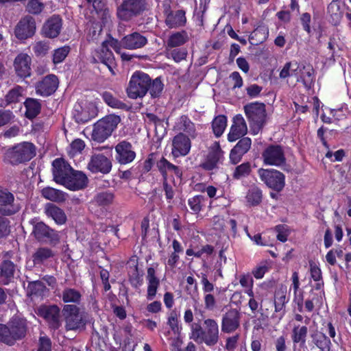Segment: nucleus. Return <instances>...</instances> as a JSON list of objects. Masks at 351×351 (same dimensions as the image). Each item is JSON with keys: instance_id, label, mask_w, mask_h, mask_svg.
I'll use <instances>...</instances> for the list:
<instances>
[{"instance_id": "nucleus-52", "label": "nucleus", "mask_w": 351, "mask_h": 351, "mask_svg": "<svg viewBox=\"0 0 351 351\" xmlns=\"http://www.w3.org/2000/svg\"><path fill=\"white\" fill-rule=\"evenodd\" d=\"M33 51L37 56H44L50 49L49 44L47 41H37L33 45Z\"/></svg>"}, {"instance_id": "nucleus-57", "label": "nucleus", "mask_w": 351, "mask_h": 351, "mask_svg": "<svg viewBox=\"0 0 351 351\" xmlns=\"http://www.w3.org/2000/svg\"><path fill=\"white\" fill-rule=\"evenodd\" d=\"M186 51L184 49H176L171 51H167V57L171 58L175 62H180L185 59L186 56Z\"/></svg>"}, {"instance_id": "nucleus-34", "label": "nucleus", "mask_w": 351, "mask_h": 351, "mask_svg": "<svg viewBox=\"0 0 351 351\" xmlns=\"http://www.w3.org/2000/svg\"><path fill=\"white\" fill-rule=\"evenodd\" d=\"M24 332L23 326L21 325L19 331L14 335H10V326L0 324V341L4 342L7 344H13V339L16 337L21 336Z\"/></svg>"}, {"instance_id": "nucleus-25", "label": "nucleus", "mask_w": 351, "mask_h": 351, "mask_svg": "<svg viewBox=\"0 0 351 351\" xmlns=\"http://www.w3.org/2000/svg\"><path fill=\"white\" fill-rule=\"evenodd\" d=\"M88 168L93 173L101 172L103 173H108L111 168L112 164L104 155L98 154L93 156L88 165Z\"/></svg>"}, {"instance_id": "nucleus-14", "label": "nucleus", "mask_w": 351, "mask_h": 351, "mask_svg": "<svg viewBox=\"0 0 351 351\" xmlns=\"http://www.w3.org/2000/svg\"><path fill=\"white\" fill-rule=\"evenodd\" d=\"M223 158L222 152L218 142H215L210 147L208 155L201 164V167L206 171H212L218 167Z\"/></svg>"}, {"instance_id": "nucleus-53", "label": "nucleus", "mask_w": 351, "mask_h": 351, "mask_svg": "<svg viewBox=\"0 0 351 351\" xmlns=\"http://www.w3.org/2000/svg\"><path fill=\"white\" fill-rule=\"evenodd\" d=\"M80 297V293L73 289H66L62 293V300L64 302H77Z\"/></svg>"}, {"instance_id": "nucleus-61", "label": "nucleus", "mask_w": 351, "mask_h": 351, "mask_svg": "<svg viewBox=\"0 0 351 351\" xmlns=\"http://www.w3.org/2000/svg\"><path fill=\"white\" fill-rule=\"evenodd\" d=\"M85 143L81 139H75L73 141L70 145L69 154L71 156L80 153L84 148Z\"/></svg>"}, {"instance_id": "nucleus-37", "label": "nucleus", "mask_w": 351, "mask_h": 351, "mask_svg": "<svg viewBox=\"0 0 351 351\" xmlns=\"http://www.w3.org/2000/svg\"><path fill=\"white\" fill-rule=\"evenodd\" d=\"M247 206H254L258 205L262 200V192L257 186H252L247 192L245 196Z\"/></svg>"}, {"instance_id": "nucleus-16", "label": "nucleus", "mask_w": 351, "mask_h": 351, "mask_svg": "<svg viewBox=\"0 0 351 351\" xmlns=\"http://www.w3.org/2000/svg\"><path fill=\"white\" fill-rule=\"evenodd\" d=\"M31 57L25 53H19L14 60V69L18 77L25 78L31 75Z\"/></svg>"}, {"instance_id": "nucleus-23", "label": "nucleus", "mask_w": 351, "mask_h": 351, "mask_svg": "<svg viewBox=\"0 0 351 351\" xmlns=\"http://www.w3.org/2000/svg\"><path fill=\"white\" fill-rule=\"evenodd\" d=\"M147 43V38L138 32H133L124 36L121 45L125 49L134 50L143 47Z\"/></svg>"}, {"instance_id": "nucleus-60", "label": "nucleus", "mask_w": 351, "mask_h": 351, "mask_svg": "<svg viewBox=\"0 0 351 351\" xmlns=\"http://www.w3.org/2000/svg\"><path fill=\"white\" fill-rule=\"evenodd\" d=\"M149 88L152 97H156L161 93L163 89V84L159 79L156 78L152 83L150 82Z\"/></svg>"}, {"instance_id": "nucleus-40", "label": "nucleus", "mask_w": 351, "mask_h": 351, "mask_svg": "<svg viewBox=\"0 0 351 351\" xmlns=\"http://www.w3.org/2000/svg\"><path fill=\"white\" fill-rule=\"evenodd\" d=\"M188 40L185 32H177L171 35L167 40V47H176L184 44Z\"/></svg>"}, {"instance_id": "nucleus-62", "label": "nucleus", "mask_w": 351, "mask_h": 351, "mask_svg": "<svg viewBox=\"0 0 351 351\" xmlns=\"http://www.w3.org/2000/svg\"><path fill=\"white\" fill-rule=\"evenodd\" d=\"M275 230L277 232L276 237L278 240L281 242H285L287 240L289 235V230L286 226L278 225L275 227Z\"/></svg>"}, {"instance_id": "nucleus-8", "label": "nucleus", "mask_w": 351, "mask_h": 351, "mask_svg": "<svg viewBox=\"0 0 351 351\" xmlns=\"http://www.w3.org/2000/svg\"><path fill=\"white\" fill-rule=\"evenodd\" d=\"M258 173L261 180L269 188L276 191H280L284 188L285 176L279 171L261 169Z\"/></svg>"}, {"instance_id": "nucleus-9", "label": "nucleus", "mask_w": 351, "mask_h": 351, "mask_svg": "<svg viewBox=\"0 0 351 351\" xmlns=\"http://www.w3.org/2000/svg\"><path fill=\"white\" fill-rule=\"evenodd\" d=\"M62 313L67 330H77L84 326L85 322L79 313V308L75 305H65Z\"/></svg>"}, {"instance_id": "nucleus-11", "label": "nucleus", "mask_w": 351, "mask_h": 351, "mask_svg": "<svg viewBox=\"0 0 351 351\" xmlns=\"http://www.w3.org/2000/svg\"><path fill=\"white\" fill-rule=\"evenodd\" d=\"M262 157L263 162L267 165L280 166L285 162L284 151L279 145H270L267 147Z\"/></svg>"}, {"instance_id": "nucleus-36", "label": "nucleus", "mask_w": 351, "mask_h": 351, "mask_svg": "<svg viewBox=\"0 0 351 351\" xmlns=\"http://www.w3.org/2000/svg\"><path fill=\"white\" fill-rule=\"evenodd\" d=\"M176 127L178 130L186 132L192 138L195 136V125L187 117H181L176 123Z\"/></svg>"}, {"instance_id": "nucleus-43", "label": "nucleus", "mask_w": 351, "mask_h": 351, "mask_svg": "<svg viewBox=\"0 0 351 351\" xmlns=\"http://www.w3.org/2000/svg\"><path fill=\"white\" fill-rule=\"evenodd\" d=\"M307 332L308 330L306 326H295L292 334L293 343H301L302 345H304Z\"/></svg>"}, {"instance_id": "nucleus-47", "label": "nucleus", "mask_w": 351, "mask_h": 351, "mask_svg": "<svg viewBox=\"0 0 351 351\" xmlns=\"http://www.w3.org/2000/svg\"><path fill=\"white\" fill-rule=\"evenodd\" d=\"M27 289L28 293L32 296L44 295L47 291L45 285L38 281L29 283Z\"/></svg>"}, {"instance_id": "nucleus-13", "label": "nucleus", "mask_w": 351, "mask_h": 351, "mask_svg": "<svg viewBox=\"0 0 351 351\" xmlns=\"http://www.w3.org/2000/svg\"><path fill=\"white\" fill-rule=\"evenodd\" d=\"M191 147L189 138L180 132L172 140L171 154L174 158L185 156L189 153Z\"/></svg>"}, {"instance_id": "nucleus-3", "label": "nucleus", "mask_w": 351, "mask_h": 351, "mask_svg": "<svg viewBox=\"0 0 351 351\" xmlns=\"http://www.w3.org/2000/svg\"><path fill=\"white\" fill-rule=\"evenodd\" d=\"M111 49L117 53H120V43L118 40L110 38L103 42L101 46L95 51V56L101 63L107 66L112 75H115L114 69L116 68V62Z\"/></svg>"}, {"instance_id": "nucleus-12", "label": "nucleus", "mask_w": 351, "mask_h": 351, "mask_svg": "<svg viewBox=\"0 0 351 351\" xmlns=\"http://www.w3.org/2000/svg\"><path fill=\"white\" fill-rule=\"evenodd\" d=\"M36 22L33 17L27 16L21 19L16 25L14 34L19 40H25L34 36L36 32Z\"/></svg>"}, {"instance_id": "nucleus-22", "label": "nucleus", "mask_w": 351, "mask_h": 351, "mask_svg": "<svg viewBox=\"0 0 351 351\" xmlns=\"http://www.w3.org/2000/svg\"><path fill=\"white\" fill-rule=\"evenodd\" d=\"M247 132V128L244 118L237 114L233 118V123L228 134V139L230 142L236 141L244 136Z\"/></svg>"}, {"instance_id": "nucleus-38", "label": "nucleus", "mask_w": 351, "mask_h": 351, "mask_svg": "<svg viewBox=\"0 0 351 351\" xmlns=\"http://www.w3.org/2000/svg\"><path fill=\"white\" fill-rule=\"evenodd\" d=\"M25 114L29 119L34 118L40 110V104L38 100L29 98L25 102Z\"/></svg>"}, {"instance_id": "nucleus-63", "label": "nucleus", "mask_w": 351, "mask_h": 351, "mask_svg": "<svg viewBox=\"0 0 351 351\" xmlns=\"http://www.w3.org/2000/svg\"><path fill=\"white\" fill-rule=\"evenodd\" d=\"M14 118V115L11 111L0 110V127L10 123Z\"/></svg>"}, {"instance_id": "nucleus-32", "label": "nucleus", "mask_w": 351, "mask_h": 351, "mask_svg": "<svg viewBox=\"0 0 351 351\" xmlns=\"http://www.w3.org/2000/svg\"><path fill=\"white\" fill-rule=\"evenodd\" d=\"M42 195L52 202H62L66 199L67 195L62 191L51 188H44L41 191Z\"/></svg>"}, {"instance_id": "nucleus-24", "label": "nucleus", "mask_w": 351, "mask_h": 351, "mask_svg": "<svg viewBox=\"0 0 351 351\" xmlns=\"http://www.w3.org/2000/svg\"><path fill=\"white\" fill-rule=\"evenodd\" d=\"M14 195L4 190L0 195V213L3 215H10L19 210V206L14 204Z\"/></svg>"}, {"instance_id": "nucleus-45", "label": "nucleus", "mask_w": 351, "mask_h": 351, "mask_svg": "<svg viewBox=\"0 0 351 351\" xmlns=\"http://www.w3.org/2000/svg\"><path fill=\"white\" fill-rule=\"evenodd\" d=\"M300 69V64L298 62H287L285 64L282 69L280 72V78H286L291 75H297L298 70Z\"/></svg>"}, {"instance_id": "nucleus-31", "label": "nucleus", "mask_w": 351, "mask_h": 351, "mask_svg": "<svg viewBox=\"0 0 351 351\" xmlns=\"http://www.w3.org/2000/svg\"><path fill=\"white\" fill-rule=\"evenodd\" d=\"M45 213L48 217H51L58 224H63L66 221L64 212L55 205L48 204L45 208Z\"/></svg>"}, {"instance_id": "nucleus-2", "label": "nucleus", "mask_w": 351, "mask_h": 351, "mask_svg": "<svg viewBox=\"0 0 351 351\" xmlns=\"http://www.w3.org/2000/svg\"><path fill=\"white\" fill-rule=\"evenodd\" d=\"M244 110L250 123L252 133L257 134L266 123L265 106L258 102L251 103L245 106Z\"/></svg>"}, {"instance_id": "nucleus-51", "label": "nucleus", "mask_w": 351, "mask_h": 351, "mask_svg": "<svg viewBox=\"0 0 351 351\" xmlns=\"http://www.w3.org/2000/svg\"><path fill=\"white\" fill-rule=\"evenodd\" d=\"M157 167L162 173L164 180H167V175L169 172V171L172 169H175L174 165L171 164L164 158H162L159 161H158Z\"/></svg>"}, {"instance_id": "nucleus-19", "label": "nucleus", "mask_w": 351, "mask_h": 351, "mask_svg": "<svg viewBox=\"0 0 351 351\" xmlns=\"http://www.w3.org/2000/svg\"><path fill=\"white\" fill-rule=\"evenodd\" d=\"M52 165L55 182L62 185L73 170L72 168L62 158L56 159Z\"/></svg>"}, {"instance_id": "nucleus-15", "label": "nucleus", "mask_w": 351, "mask_h": 351, "mask_svg": "<svg viewBox=\"0 0 351 351\" xmlns=\"http://www.w3.org/2000/svg\"><path fill=\"white\" fill-rule=\"evenodd\" d=\"M115 152L116 160L121 165L132 162L136 157V153L131 143L125 141H123L116 145Z\"/></svg>"}, {"instance_id": "nucleus-44", "label": "nucleus", "mask_w": 351, "mask_h": 351, "mask_svg": "<svg viewBox=\"0 0 351 351\" xmlns=\"http://www.w3.org/2000/svg\"><path fill=\"white\" fill-rule=\"evenodd\" d=\"M21 325L23 326L24 332L21 336L14 337L13 339V343L16 340L19 339L25 336L26 333V320L21 318H15L9 324L10 335H14V333H16L19 331Z\"/></svg>"}, {"instance_id": "nucleus-33", "label": "nucleus", "mask_w": 351, "mask_h": 351, "mask_svg": "<svg viewBox=\"0 0 351 351\" xmlns=\"http://www.w3.org/2000/svg\"><path fill=\"white\" fill-rule=\"evenodd\" d=\"M1 278L3 284L8 285L14 278L15 266L10 261H3L0 267Z\"/></svg>"}, {"instance_id": "nucleus-7", "label": "nucleus", "mask_w": 351, "mask_h": 351, "mask_svg": "<svg viewBox=\"0 0 351 351\" xmlns=\"http://www.w3.org/2000/svg\"><path fill=\"white\" fill-rule=\"evenodd\" d=\"M147 8L146 0H123L117 10V15L123 21H129L141 14Z\"/></svg>"}, {"instance_id": "nucleus-5", "label": "nucleus", "mask_w": 351, "mask_h": 351, "mask_svg": "<svg viewBox=\"0 0 351 351\" xmlns=\"http://www.w3.org/2000/svg\"><path fill=\"white\" fill-rule=\"evenodd\" d=\"M150 85L149 76L143 72L136 71L132 75L127 88V93L130 98L143 97L147 93Z\"/></svg>"}, {"instance_id": "nucleus-48", "label": "nucleus", "mask_w": 351, "mask_h": 351, "mask_svg": "<svg viewBox=\"0 0 351 351\" xmlns=\"http://www.w3.org/2000/svg\"><path fill=\"white\" fill-rule=\"evenodd\" d=\"M114 194L110 191H104L95 197V202L99 206H107L112 203Z\"/></svg>"}, {"instance_id": "nucleus-30", "label": "nucleus", "mask_w": 351, "mask_h": 351, "mask_svg": "<svg viewBox=\"0 0 351 351\" xmlns=\"http://www.w3.org/2000/svg\"><path fill=\"white\" fill-rule=\"evenodd\" d=\"M298 73L296 76L300 77V79H298V80H301L306 88H310L314 81V70L312 66L300 64Z\"/></svg>"}, {"instance_id": "nucleus-10", "label": "nucleus", "mask_w": 351, "mask_h": 351, "mask_svg": "<svg viewBox=\"0 0 351 351\" xmlns=\"http://www.w3.org/2000/svg\"><path fill=\"white\" fill-rule=\"evenodd\" d=\"M97 112V108L93 103L82 101L75 104L73 115L77 122L86 123L95 117Z\"/></svg>"}, {"instance_id": "nucleus-64", "label": "nucleus", "mask_w": 351, "mask_h": 351, "mask_svg": "<svg viewBox=\"0 0 351 351\" xmlns=\"http://www.w3.org/2000/svg\"><path fill=\"white\" fill-rule=\"evenodd\" d=\"M269 267L266 263H262L258 265L252 271L255 278L261 279L263 278L265 274L268 271Z\"/></svg>"}, {"instance_id": "nucleus-58", "label": "nucleus", "mask_w": 351, "mask_h": 351, "mask_svg": "<svg viewBox=\"0 0 351 351\" xmlns=\"http://www.w3.org/2000/svg\"><path fill=\"white\" fill-rule=\"evenodd\" d=\"M43 8V4L38 0H30L28 1L26 5L27 12L34 14H38L40 13Z\"/></svg>"}, {"instance_id": "nucleus-55", "label": "nucleus", "mask_w": 351, "mask_h": 351, "mask_svg": "<svg viewBox=\"0 0 351 351\" xmlns=\"http://www.w3.org/2000/svg\"><path fill=\"white\" fill-rule=\"evenodd\" d=\"M252 141L248 137L241 138L234 147L235 151H238L243 155L248 152L251 147Z\"/></svg>"}, {"instance_id": "nucleus-59", "label": "nucleus", "mask_w": 351, "mask_h": 351, "mask_svg": "<svg viewBox=\"0 0 351 351\" xmlns=\"http://www.w3.org/2000/svg\"><path fill=\"white\" fill-rule=\"evenodd\" d=\"M169 326L176 335H178L180 331L179 326L178 317L176 313L171 312L168 317Z\"/></svg>"}, {"instance_id": "nucleus-35", "label": "nucleus", "mask_w": 351, "mask_h": 351, "mask_svg": "<svg viewBox=\"0 0 351 351\" xmlns=\"http://www.w3.org/2000/svg\"><path fill=\"white\" fill-rule=\"evenodd\" d=\"M185 23V12L183 10L172 12L166 19V23L171 28L182 26Z\"/></svg>"}, {"instance_id": "nucleus-29", "label": "nucleus", "mask_w": 351, "mask_h": 351, "mask_svg": "<svg viewBox=\"0 0 351 351\" xmlns=\"http://www.w3.org/2000/svg\"><path fill=\"white\" fill-rule=\"evenodd\" d=\"M288 302L287 287L285 285H280L276 289L274 296L275 312L283 311Z\"/></svg>"}, {"instance_id": "nucleus-1", "label": "nucleus", "mask_w": 351, "mask_h": 351, "mask_svg": "<svg viewBox=\"0 0 351 351\" xmlns=\"http://www.w3.org/2000/svg\"><path fill=\"white\" fill-rule=\"evenodd\" d=\"M191 338L197 343H204L208 346H215L219 339V326L216 321L207 319L204 321L202 328L197 324L191 326Z\"/></svg>"}, {"instance_id": "nucleus-26", "label": "nucleus", "mask_w": 351, "mask_h": 351, "mask_svg": "<svg viewBox=\"0 0 351 351\" xmlns=\"http://www.w3.org/2000/svg\"><path fill=\"white\" fill-rule=\"evenodd\" d=\"M239 326V314L236 310L229 311L222 319L221 329L223 332L230 333Z\"/></svg>"}, {"instance_id": "nucleus-4", "label": "nucleus", "mask_w": 351, "mask_h": 351, "mask_svg": "<svg viewBox=\"0 0 351 351\" xmlns=\"http://www.w3.org/2000/svg\"><path fill=\"white\" fill-rule=\"evenodd\" d=\"M120 121V117L114 114L106 116L99 120L94 125L93 138L98 142H104L117 128Z\"/></svg>"}, {"instance_id": "nucleus-50", "label": "nucleus", "mask_w": 351, "mask_h": 351, "mask_svg": "<svg viewBox=\"0 0 351 351\" xmlns=\"http://www.w3.org/2000/svg\"><path fill=\"white\" fill-rule=\"evenodd\" d=\"M70 51L69 46H63L54 50L53 53V62L56 64L62 62Z\"/></svg>"}, {"instance_id": "nucleus-41", "label": "nucleus", "mask_w": 351, "mask_h": 351, "mask_svg": "<svg viewBox=\"0 0 351 351\" xmlns=\"http://www.w3.org/2000/svg\"><path fill=\"white\" fill-rule=\"evenodd\" d=\"M23 97V89L20 86L14 87L11 89L5 95V101L7 104L16 103L21 101Z\"/></svg>"}, {"instance_id": "nucleus-17", "label": "nucleus", "mask_w": 351, "mask_h": 351, "mask_svg": "<svg viewBox=\"0 0 351 351\" xmlns=\"http://www.w3.org/2000/svg\"><path fill=\"white\" fill-rule=\"evenodd\" d=\"M87 183L88 178L84 173L73 169L62 185L66 189L75 191L83 189L86 186Z\"/></svg>"}, {"instance_id": "nucleus-54", "label": "nucleus", "mask_w": 351, "mask_h": 351, "mask_svg": "<svg viewBox=\"0 0 351 351\" xmlns=\"http://www.w3.org/2000/svg\"><path fill=\"white\" fill-rule=\"evenodd\" d=\"M251 171V165L249 162H244L236 167L233 173V177L239 179L250 174Z\"/></svg>"}, {"instance_id": "nucleus-46", "label": "nucleus", "mask_w": 351, "mask_h": 351, "mask_svg": "<svg viewBox=\"0 0 351 351\" xmlns=\"http://www.w3.org/2000/svg\"><path fill=\"white\" fill-rule=\"evenodd\" d=\"M53 256V252L47 247H41L38 249L33 255V261L34 263H41Z\"/></svg>"}, {"instance_id": "nucleus-39", "label": "nucleus", "mask_w": 351, "mask_h": 351, "mask_svg": "<svg viewBox=\"0 0 351 351\" xmlns=\"http://www.w3.org/2000/svg\"><path fill=\"white\" fill-rule=\"evenodd\" d=\"M328 13L335 24H337L340 21L342 13L337 1L333 0L329 3L328 5Z\"/></svg>"}, {"instance_id": "nucleus-27", "label": "nucleus", "mask_w": 351, "mask_h": 351, "mask_svg": "<svg viewBox=\"0 0 351 351\" xmlns=\"http://www.w3.org/2000/svg\"><path fill=\"white\" fill-rule=\"evenodd\" d=\"M33 233L37 239L40 241L49 239L52 241L58 239L56 232L44 223L41 221H33Z\"/></svg>"}, {"instance_id": "nucleus-28", "label": "nucleus", "mask_w": 351, "mask_h": 351, "mask_svg": "<svg viewBox=\"0 0 351 351\" xmlns=\"http://www.w3.org/2000/svg\"><path fill=\"white\" fill-rule=\"evenodd\" d=\"M146 279L147 281V298L152 300L155 298L160 285V280L156 277L154 268L147 269Z\"/></svg>"}, {"instance_id": "nucleus-6", "label": "nucleus", "mask_w": 351, "mask_h": 351, "mask_svg": "<svg viewBox=\"0 0 351 351\" xmlns=\"http://www.w3.org/2000/svg\"><path fill=\"white\" fill-rule=\"evenodd\" d=\"M35 156L32 143L25 142L9 149L5 154L7 160L12 164L21 163L29 160Z\"/></svg>"}, {"instance_id": "nucleus-42", "label": "nucleus", "mask_w": 351, "mask_h": 351, "mask_svg": "<svg viewBox=\"0 0 351 351\" xmlns=\"http://www.w3.org/2000/svg\"><path fill=\"white\" fill-rule=\"evenodd\" d=\"M227 119L223 115L217 117L213 121V130L216 136H220L226 128Z\"/></svg>"}, {"instance_id": "nucleus-21", "label": "nucleus", "mask_w": 351, "mask_h": 351, "mask_svg": "<svg viewBox=\"0 0 351 351\" xmlns=\"http://www.w3.org/2000/svg\"><path fill=\"white\" fill-rule=\"evenodd\" d=\"M37 313L46 319L53 328H57L60 326V309L57 306H41L38 308Z\"/></svg>"}, {"instance_id": "nucleus-20", "label": "nucleus", "mask_w": 351, "mask_h": 351, "mask_svg": "<svg viewBox=\"0 0 351 351\" xmlns=\"http://www.w3.org/2000/svg\"><path fill=\"white\" fill-rule=\"evenodd\" d=\"M58 86L57 77L54 75H49L36 84V93L43 97L49 96L56 91Z\"/></svg>"}, {"instance_id": "nucleus-18", "label": "nucleus", "mask_w": 351, "mask_h": 351, "mask_svg": "<svg viewBox=\"0 0 351 351\" xmlns=\"http://www.w3.org/2000/svg\"><path fill=\"white\" fill-rule=\"evenodd\" d=\"M62 27V21L61 18L53 15L45 22L41 32L45 37L55 38L60 34Z\"/></svg>"}, {"instance_id": "nucleus-49", "label": "nucleus", "mask_w": 351, "mask_h": 351, "mask_svg": "<svg viewBox=\"0 0 351 351\" xmlns=\"http://www.w3.org/2000/svg\"><path fill=\"white\" fill-rule=\"evenodd\" d=\"M102 98L106 104L114 108H122L124 106V104L119 101L117 98L114 97V95L110 92H104L102 94Z\"/></svg>"}, {"instance_id": "nucleus-56", "label": "nucleus", "mask_w": 351, "mask_h": 351, "mask_svg": "<svg viewBox=\"0 0 351 351\" xmlns=\"http://www.w3.org/2000/svg\"><path fill=\"white\" fill-rule=\"evenodd\" d=\"M247 236L249 238L254 241L256 245L261 246H272L273 245V240H268L266 237H262L260 234H256L254 236L252 237L247 232V230H245Z\"/></svg>"}]
</instances>
